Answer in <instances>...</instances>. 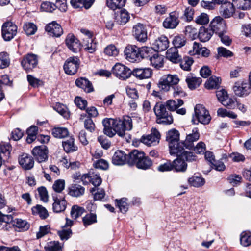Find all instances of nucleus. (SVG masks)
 <instances>
[{
    "mask_svg": "<svg viewBox=\"0 0 251 251\" xmlns=\"http://www.w3.org/2000/svg\"><path fill=\"white\" fill-rule=\"evenodd\" d=\"M166 105L161 102H157L153 110L156 116V122L158 124L170 125L173 122L171 114L166 110Z\"/></svg>",
    "mask_w": 251,
    "mask_h": 251,
    "instance_id": "obj_1",
    "label": "nucleus"
},
{
    "mask_svg": "<svg viewBox=\"0 0 251 251\" xmlns=\"http://www.w3.org/2000/svg\"><path fill=\"white\" fill-rule=\"evenodd\" d=\"M113 126L116 133L120 137H124L126 130H130L132 128V121L130 117L124 116L123 120L112 119Z\"/></svg>",
    "mask_w": 251,
    "mask_h": 251,
    "instance_id": "obj_2",
    "label": "nucleus"
},
{
    "mask_svg": "<svg viewBox=\"0 0 251 251\" xmlns=\"http://www.w3.org/2000/svg\"><path fill=\"white\" fill-rule=\"evenodd\" d=\"M195 115L193 116L192 122L194 124L201 123L204 125L209 123L211 117L209 111L201 104H197L194 108Z\"/></svg>",
    "mask_w": 251,
    "mask_h": 251,
    "instance_id": "obj_3",
    "label": "nucleus"
},
{
    "mask_svg": "<svg viewBox=\"0 0 251 251\" xmlns=\"http://www.w3.org/2000/svg\"><path fill=\"white\" fill-rule=\"evenodd\" d=\"M179 81L177 75H167L163 76L159 80L158 86L162 90L167 92L174 85H176Z\"/></svg>",
    "mask_w": 251,
    "mask_h": 251,
    "instance_id": "obj_4",
    "label": "nucleus"
},
{
    "mask_svg": "<svg viewBox=\"0 0 251 251\" xmlns=\"http://www.w3.org/2000/svg\"><path fill=\"white\" fill-rule=\"evenodd\" d=\"M23 68L26 73L32 71L38 64V57L33 53H28L25 55L21 61Z\"/></svg>",
    "mask_w": 251,
    "mask_h": 251,
    "instance_id": "obj_5",
    "label": "nucleus"
},
{
    "mask_svg": "<svg viewBox=\"0 0 251 251\" xmlns=\"http://www.w3.org/2000/svg\"><path fill=\"white\" fill-rule=\"evenodd\" d=\"M132 72L128 67L121 63H116L112 68L113 75L121 80H126L129 78Z\"/></svg>",
    "mask_w": 251,
    "mask_h": 251,
    "instance_id": "obj_6",
    "label": "nucleus"
},
{
    "mask_svg": "<svg viewBox=\"0 0 251 251\" xmlns=\"http://www.w3.org/2000/svg\"><path fill=\"white\" fill-rule=\"evenodd\" d=\"M17 26L11 22L4 23L2 26V36L6 41H9L17 34Z\"/></svg>",
    "mask_w": 251,
    "mask_h": 251,
    "instance_id": "obj_7",
    "label": "nucleus"
},
{
    "mask_svg": "<svg viewBox=\"0 0 251 251\" xmlns=\"http://www.w3.org/2000/svg\"><path fill=\"white\" fill-rule=\"evenodd\" d=\"M80 64L79 59L76 56L69 57L65 62L63 68L66 74L74 75L77 71Z\"/></svg>",
    "mask_w": 251,
    "mask_h": 251,
    "instance_id": "obj_8",
    "label": "nucleus"
},
{
    "mask_svg": "<svg viewBox=\"0 0 251 251\" xmlns=\"http://www.w3.org/2000/svg\"><path fill=\"white\" fill-rule=\"evenodd\" d=\"M209 26L213 33L216 35L227 30L226 21L220 16L215 17L211 21Z\"/></svg>",
    "mask_w": 251,
    "mask_h": 251,
    "instance_id": "obj_9",
    "label": "nucleus"
},
{
    "mask_svg": "<svg viewBox=\"0 0 251 251\" xmlns=\"http://www.w3.org/2000/svg\"><path fill=\"white\" fill-rule=\"evenodd\" d=\"M160 137V134L156 128H152L151 134L142 136L141 141L149 146H155L159 143Z\"/></svg>",
    "mask_w": 251,
    "mask_h": 251,
    "instance_id": "obj_10",
    "label": "nucleus"
},
{
    "mask_svg": "<svg viewBox=\"0 0 251 251\" xmlns=\"http://www.w3.org/2000/svg\"><path fill=\"white\" fill-rule=\"evenodd\" d=\"M232 89L235 95L239 97L247 96L251 92L250 85L244 81L235 82Z\"/></svg>",
    "mask_w": 251,
    "mask_h": 251,
    "instance_id": "obj_11",
    "label": "nucleus"
},
{
    "mask_svg": "<svg viewBox=\"0 0 251 251\" xmlns=\"http://www.w3.org/2000/svg\"><path fill=\"white\" fill-rule=\"evenodd\" d=\"M52 198L54 201L52 204L53 211L56 213L64 212L67 205L65 196L61 194H55L53 195Z\"/></svg>",
    "mask_w": 251,
    "mask_h": 251,
    "instance_id": "obj_12",
    "label": "nucleus"
},
{
    "mask_svg": "<svg viewBox=\"0 0 251 251\" xmlns=\"http://www.w3.org/2000/svg\"><path fill=\"white\" fill-rule=\"evenodd\" d=\"M126 58L131 62H139L140 60V48L135 45H128L124 50Z\"/></svg>",
    "mask_w": 251,
    "mask_h": 251,
    "instance_id": "obj_13",
    "label": "nucleus"
},
{
    "mask_svg": "<svg viewBox=\"0 0 251 251\" xmlns=\"http://www.w3.org/2000/svg\"><path fill=\"white\" fill-rule=\"evenodd\" d=\"M132 33L137 41L143 43L147 41V30L145 25L140 23L137 24L133 27Z\"/></svg>",
    "mask_w": 251,
    "mask_h": 251,
    "instance_id": "obj_14",
    "label": "nucleus"
},
{
    "mask_svg": "<svg viewBox=\"0 0 251 251\" xmlns=\"http://www.w3.org/2000/svg\"><path fill=\"white\" fill-rule=\"evenodd\" d=\"M179 23V13L177 11L171 12L163 22V26L166 29H175Z\"/></svg>",
    "mask_w": 251,
    "mask_h": 251,
    "instance_id": "obj_15",
    "label": "nucleus"
},
{
    "mask_svg": "<svg viewBox=\"0 0 251 251\" xmlns=\"http://www.w3.org/2000/svg\"><path fill=\"white\" fill-rule=\"evenodd\" d=\"M48 148L44 145L36 146L32 150V154L39 163L44 162L48 159Z\"/></svg>",
    "mask_w": 251,
    "mask_h": 251,
    "instance_id": "obj_16",
    "label": "nucleus"
},
{
    "mask_svg": "<svg viewBox=\"0 0 251 251\" xmlns=\"http://www.w3.org/2000/svg\"><path fill=\"white\" fill-rule=\"evenodd\" d=\"M45 29L50 36L53 37H59L63 33L62 27L56 21H52L47 24Z\"/></svg>",
    "mask_w": 251,
    "mask_h": 251,
    "instance_id": "obj_17",
    "label": "nucleus"
},
{
    "mask_svg": "<svg viewBox=\"0 0 251 251\" xmlns=\"http://www.w3.org/2000/svg\"><path fill=\"white\" fill-rule=\"evenodd\" d=\"M200 138V134L198 129L195 128L192 130L191 133L187 135L185 140L184 141L185 148L189 150H192L194 148V142L197 141Z\"/></svg>",
    "mask_w": 251,
    "mask_h": 251,
    "instance_id": "obj_18",
    "label": "nucleus"
},
{
    "mask_svg": "<svg viewBox=\"0 0 251 251\" xmlns=\"http://www.w3.org/2000/svg\"><path fill=\"white\" fill-rule=\"evenodd\" d=\"M65 43L67 47L73 52L76 53L80 50L81 43L72 34H69L67 36Z\"/></svg>",
    "mask_w": 251,
    "mask_h": 251,
    "instance_id": "obj_19",
    "label": "nucleus"
},
{
    "mask_svg": "<svg viewBox=\"0 0 251 251\" xmlns=\"http://www.w3.org/2000/svg\"><path fill=\"white\" fill-rule=\"evenodd\" d=\"M169 41L167 37L164 35L158 37L152 43L153 49L158 51L165 50L169 47Z\"/></svg>",
    "mask_w": 251,
    "mask_h": 251,
    "instance_id": "obj_20",
    "label": "nucleus"
},
{
    "mask_svg": "<svg viewBox=\"0 0 251 251\" xmlns=\"http://www.w3.org/2000/svg\"><path fill=\"white\" fill-rule=\"evenodd\" d=\"M152 74V71L149 68H135L132 72V75L140 80L149 78Z\"/></svg>",
    "mask_w": 251,
    "mask_h": 251,
    "instance_id": "obj_21",
    "label": "nucleus"
},
{
    "mask_svg": "<svg viewBox=\"0 0 251 251\" xmlns=\"http://www.w3.org/2000/svg\"><path fill=\"white\" fill-rule=\"evenodd\" d=\"M19 162L23 169L29 170L33 167L34 161L32 156L24 153L19 157Z\"/></svg>",
    "mask_w": 251,
    "mask_h": 251,
    "instance_id": "obj_22",
    "label": "nucleus"
},
{
    "mask_svg": "<svg viewBox=\"0 0 251 251\" xmlns=\"http://www.w3.org/2000/svg\"><path fill=\"white\" fill-rule=\"evenodd\" d=\"M145 153L137 150L132 151L127 155V164L130 166L136 165Z\"/></svg>",
    "mask_w": 251,
    "mask_h": 251,
    "instance_id": "obj_23",
    "label": "nucleus"
},
{
    "mask_svg": "<svg viewBox=\"0 0 251 251\" xmlns=\"http://www.w3.org/2000/svg\"><path fill=\"white\" fill-rule=\"evenodd\" d=\"M75 83L78 87L83 89L86 93H91L94 90L92 83L85 77L77 78Z\"/></svg>",
    "mask_w": 251,
    "mask_h": 251,
    "instance_id": "obj_24",
    "label": "nucleus"
},
{
    "mask_svg": "<svg viewBox=\"0 0 251 251\" xmlns=\"http://www.w3.org/2000/svg\"><path fill=\"white\" fill-rule=\"evenodd\" d=\"M113 121L112 118H105L102 121L104 127L103 133L109 137H113L116 133L114 126H113Z\"/></svg>",
    "mask_w": 251,
    "mask_h": 251,
    "instance_id": "obj_25",
    "label": "nucleus"
},
{
    "mask_svg": "<svg viewBox=\"0 0 251 251\" xmlns=\"http://www.w3.org/2000/svg\"><path fill=\"white\" fill-rule=\"evenodd\" d=\"M112 163L116 165H122L127 164V155L121 151H116L112 159Z\"/></svg>",
    "mask_w": 251,
    "mask_h": 251,
    "instance_id": "obj_26",
    "label": "nucleus"
},
{
    "mask_svg": "<svg viewBox=\"0 0 251 251\" xmlns=\"http://www.w3.org/2000/svg\"><path fill=\"white\" fill-rule=\"evenodd\" d=\"M179 131L175 128H173L166 132V140L168 142L169 145L174 147L173 144L179 141Z\"/></svg>",
    "mask_w": 251,
    "mask_h": 251,
    "instance_id": "obj_27",
    "label": "nucleus"
},
{
    "mask_svg": "<svg viewBox=\"0 0 251 251\" xmlns=\"http://www.w3.org/2000/svg\"><path fill=\"white\" fill-rule=\"evenodd\" d=\"M12 226L18 231H25L29 228L30 224L25 220L16 218L14 220Z\"/></svg>",
    "mask_w": 251,
    "mask_h": 251,
    "instance_id": "obj_28",
    "label": "nucleus"
},
{
    "mask_svg": "<svg viewBox=\"0 0 251 251\" xmlns=\"http://www.w3.org/2000/svg\"><path fill=\"white\" fill-rule=\"evenodd\" d=\"M85 188L80 185L73 184L68 188V194L72 197H78L84 194Z\"/></svg>",
    "mask_w": 251,
    "mask_h": 251,
    "instance_id": "obj_29",
    "label": "nucleus"
},
{
    "mask_svg": "<svg viewBox=\"0 0 251 251\" xmlns=\"http://www.w3.org/2000/svg\"><path fill=\"white\" fill-rule=\"evenodd\" d=\"M129 14L125 9L121 10L119 12L115 13V22L119 25L126 24L129 21Z\"/></svg>",
    "mask_w": 251,
    "mask_h": 251,
    "instance_id": "obj_30",
    "label": "nucleus"
},
{
    "mask_svg": "<svg viewBox=\"0 0 251 251\" xmlns=\"http://www.w3.org/2000/svg\"><path fill=\"white\" fill-rule=\"evenodd\" d=\"M82 46L84 47L85 50L90 53H93L96 51L97 45L96 43L92 37L83 38Z\"/></svg>",
    "mask_w": 251,
    "mask_h": 251,
    "instance_id": "obj_31",
    "label": "nucleus"
},
{
    "mask_svg": "<svg viewBox=\"0 0 251 251\" xmlns=\"http://www.w3.org/2000/svg\"><path fill=\"white\" fill-rule=\"evenodd\" d=\"M234 4L227 2L222 6L220 13L225 18H229L231 17L234 12Z\"/></svg>",
    "mask_w": 251,
    "mask_h": 251,
    "instance_id": "obj_32",
    "label": "nucleus"
},
{
    "mask_svg": "<svg viewBox=\"0 0 251 251\" xmlns=\"http://www.w3.org/2000/svg\"><path fill=\"white\" fill-rule=\"evenodd\" d=\"M213 34L212 31L210 28L201 26L199 29L197 36L201 42H205L209 40Z\"/></svg>",
    "mask_w": 251,
    "mask_h": 251,
    "instance_id": "obj_33",
    "label": "nucleus"
},
{
    "mask_svg": "<svg viewBox=\"0 0 251 251\" xmlns=\"http://www.w3.org/2000/svg\"><path fill=\"white\" fill-rule=\"evenodd\" d=\"M166 58L174 63H177L181 60V57L178 54V50L175 48H171L167 50Z\"/></svg>",
    "mask_w": 251,
    "mask_h": 251,
    "instance_id": "obj_34",
    "label": "nucleus"
},
{
    "mask_svg": "<svg viewBox=\"0 0 251 251\" xmlns=\"http://www.w3.org/2000/svg\"><path fill=\"white\" fill-rule=\"evenodd\" d=\"M185 81L189 88L193 90L200 86L202 80L200 77H196L190 74L186 77Z\"/></svg>",
    "mask_w": 251,
    "mask_h": 251,
    "instance_id": "obj_35",
    "label": "nucleus"
},
{
    "mask_svg": "<svg viewBox=\"0 0 251 251\" xmlns=\"http://www.w3.org/2000/svg\"><path fill=\"white\" fill-rule=\"evenodd\" d=\"M152 57L149 60L151 64L156 69H160L164 65V57L160 55L158 52L155 53L151 56Z\"/></svg>",
    "mask_w": 251,
    "mask_h": 251,
    "instance_id": "obj_36",
    "label": "nucleus"
},
{
    "mask_svg": "<svg viewBox=\"0 0 251 251\" xmlns=\"http://www.w3.org/2000/svg\"><path fill=\"white\" fill-rule=\"evenodd\" d=\"M155 52L153 48L146 46L140 48V60H141L142 59L150 60Z\"/></svg>",
    "mask_w": 251,
    "mask_h": 251,
    "instance_id": "obj_37",
    "label": "nucleus"
},
{
    "mask_svg": "<svg viewBox=\"0 0 251 251\" xmlns=\"http://www.w3.org/2000/svg\"><path fill=\"white\" fill-rule=\"evenodd\" d=\"M74 142L75 139L72 137L62 142V146L65 152H72L77 150V147L75 145Z\"/></svg>",
    "mask_w": 251,
    "mask_h": 251,
    "instance_id": "obj_38",
    "label": "nucleus"
},
{
    "mask_svg": "<svg viewBox=\"0 0 251 251\" xmlns=\"http://www.w3.org/2000/svg\"><path fill=\"white\" fill-rule=\"evenodd\" d=\"M183 143L184 141L179 142V141L175 142L173 144V145H174V147H172L170 145H169L170 154L171 155H176L177 156H178L181 154V153L184 151V149L185 148V146Z\"/></svg>",
    "mask_w": 251,
    "mask_h": 251,
    "instance_id": "obj_39",
    "label": "nucleus"
},
{
    "mask_svg": "<svg viewBox=\"0 0 251 251\" xmlns=\"http://www.w3.org/2000/svg\"><path fill=\"white\" fill-rule=\"evenodd\" d=\"M31 210L33 215H38L42 219H46L49 216L47 210L41 205L37 204L33 207Z\"/></svg>",
    "mask_w": 251,
    "mask_h": 251,
    "instance_id": "obj_40",
    "label": "nucleus"
},
{
    "mask_svg": "<svg viewBox=\"0 0 251 251\" xmlns=\"http://www.w3.org/2000/svg\"><path fill=\"white\" fill-rule=\"evenodd\" d=\"M173 168L176 172H185L187 167V163L181 158L179 155L173 161Z\"/></svg>",
    "mask_w": 251,
    "mask_h": 251,
    "instance_id": "obj_41",
    "label": "nucleus"
},
{
    "mask_svg": "<svg viewBox=\"0 0 251 251\" xmlns=\"http://www.w3.org/2000/svg\"><path fill=\"white\" fill-rule=\"evenodd\" d=\"M51 134L56 138H64L69 135V131L65 127H54L51 130Z\"/></svg>",
    "mask_w": 251,
    "mask_h": 251,
    "instance_id": "obj_42",
    "label": "nucleus"
},
{
    "mask_svg": "<svg viewBox=\"0 0 251 251\" xmlns=\"http://www.w3.org/2000/svg\"><path fill=\"white\" fill-rule=\"evenodd\" d=\"M152 165V161L144 154L139 162L136 165L138 169L147 170Z\"/></svg>",
    "mask_w": 251,
    "mask_h": 251,
    "instance_id": "obj_43",
    "label": "nucleus"
},
{
    "mask_svg": "<svg viewBox=\"0 0 251 251\" xmlns=\"http://www.w3.org/2000/svg\"><path fill=\"white\" fill-rule=\"evenodd\" d=\"M164 103L169 111H174L182 105L184 102L181 99H178L176 100H169Z\"/></svg>",
    "mask_w": 251,
    "mask_h": 251,
    "instance_id": "obj_44",
    "label": "nucleus"
},
{
    "mask_svg": "<svg viewBox=\"0 0 251 251\" xmlns=\"http://www.w3.org/2000/svg\"><path fill=\"white\" fill-rule=\"evenodd\" d=\"M3 226L2 228L4 230H9L13 224V217L11 215H4L0 216Z\"/></svg>",
    "mask_w": 251,
    "mask_h": 251,
    "instance_id": "obj_45",
    "label": "nucleus"
},
{
    "mask_svg": "<svg viewBox=\"0 0 251 251\" xmlns=\"http://www.w3.org/2000/svg\"><path fill=\"white\" fill-rule=\"evenodd\" d=\"M179 155L185 162H194L198 161L197 156L191 151H183Z\"/></svg>",
    "mask_w": 251,
    "mask_h": 251,
    "instance_id": "obj_46",
    "label": "nucleus"
},
{
    "mask_svg": "<svg viewBox=\"0 0 251 251\" xmlns=\"http://www.w3.org/2000/svg\"><path fill=\"white\" fill-rule=\"evenodd\" d=\"M188 182L192 186L199 187L204 184L205 180L201 176L195 175L188 179Z\"/></svg>",
    "mask_w": 251,
    "mask_h": 251,
    "instance_id": "obj_47",
    "label": "nucleus"
},
{
    "mask_svg": "<svg viewBox=\"0 0 251 251\" xmlns=\"http://www.w3.org/2000/svg\"><path fill=\"white\" fill-rule=\"evenodd\" d=\"M221 79L219 77L211 76L205 83V87L207 89H216L220 84Z\"/></svg>",
    "mask_w": 251,
    "mask_h": 251,
    "instance_id": "obj_48",
    "label": "nucleus"
},
{
    "mask_svg": "<svg viewBox=\"0 0 251 251\" xmlns=\"http://www.w3.org/2000/svg\"><path fill=\"white\" fill-rule=\"evenodd\" d=\"M11 146L7 143H1L0 144V154L2 158L8 159L10 157Z\"/></svg>",
    "mask_w": 251,
    "mask_h": 251,
    "instance_id": "obj_49",
    "label": "nucleus"
},
{
    "mask_svg": "<svg viewBox=\"0 0 251 251\" xmlns=\"http://www.w3.org/2000/svg\"><path fill=\"white\" fill-rule=\"evenodd\" d=\"M172 43L174 46V48L176 49L181 48L185 45L186 39L183 35H177L173 37Z\"/></svg>",
    "mask_w": 251,
    "mask_h": 251,
    "instance_id": "obj_50",
    "label": "nucleus"
},
{
    "mask_svg": "<svg viewBox=\"0 0 251 251\" xmlns=\"http://www.w3.org/2000/svg\"><path fill=\"white\" fill-rule=\"evenodd\" d=\"M233 3L238 9L243 10L251 9V0H234Z\"/></svg>",
    "mask_w": 251,
    "mask_h": 251,
    "instance_id": "obj_51",
    "label": "nucleus"
},
{
    "mask_svg": "<svg viewBox=\"0 0 251 251\" xmlns=\"http://www.w3.org/2000/svg\"><path fill=\"white\" fill-rule=\"evenodd\" d=\"M106 4L109 8L115 10L123 7L125 4V0H107Z\"/></svg>",
    "mask_w": 251,
    "mask_h": 251,
    "instance_id": "obj_52",
    "label": "nucleus"
},
{
    "mask_svg": "<svg viewBox=\"0 0 251 251\" xmlns=\"http://www.w3.org/2000/svg\"><path fill=\"white\" fill-rule=\"evenodd\" d=\"M180 62V67L185 71H190L191 66L194 62V60L192 57L189 56H185L183 59L181 58Z\"/></svg>",
    "mask_w": 251,
    "mask_h": 251,
    "instance_id": "obj_53",
    "label": "nucleus"
},
{
    "mask_svg": "<svg viewBox=\"0 0 251 251\" xmlns=\"http://www.w3.org/2000/svg\"><path fill=\"white\" fill-rule=\"evenodd\" d=\"M90 192L94 195L95 201H101L105 195V191L103 189L94 187L90 189Z\"/></svg>",
    "mask_w": 251,
    "mask_h": 251,
    "instance_id": "obj_54",
    "label": "nucleus"
},
{
    "mask_svg": "<svg viewBox=\"0 0 251 251\" xmlns=\"http://www.w3.org/2000/svg\"><path fill=\"white\" fill-rule=\"evenodd\" d=\"M126 201L127 199L126 198H123L120 200H115L116 206L123 213H125L128 209V205Z\"/></svg>",
    "mask_w": 251,
    "mask_h": 251,
    "instance_id": "obj_55",
    "label": "nucleus"
},
{
    "mask_svg": "<svg viewBox=\"0 0 251 251\" xmlns=\"http://www.w3.org/2000/svg\"><path fill=\"white\" fill-rule=\"evenodd\" d=\"M82 221L85 227L96 223V214L92 213L87 214L82 218Z\"/></svg>",
    "mask_w": 251,
    "mask_h": 251,
    "instance_id": "obj_56",
    "label": "nucleus"
},
{
    "mask_svg": "<svg viewBox=\"0 0 251 251\" xmlns=\"http://www.w3.org/2000/svg\"><path fill=\"white\" fill-rule=\"evenodd\" d=\"M85 211L83 207L76 205H73L71 208V215L73 218L76 219L81 216Z\"/></svg>",
    "mask_w": 251,
    "mask_h": 251,
    "instance_id": "obj_57",
    "label": "nucleus"
},
{
    "mask_svg": "<svg viewBox=\"0 0 251 251\" xmlns=\"http://www.w3.org/2000/svg\"><path fill=\"white\" fill-rule=\"evenodd\" d=\"M217 55L218 57L229 58L232 57L234 55L233 53L226 48L219 47L217 48Z\"/></svg>",
    "mask_w": 251,
    "mask_h": 251,
    "instance_id": "obj_58",
    "label": "nucleus"
},
{
    "mask_svg": "<svg viewBox=\"0 0 251 251\" xmlns=\"http://www.w3.org/2000/svg\"><path fill=\"white\" fill-rule=\"evenodd\" d=\"M241 244L245 247L251 245V233L243 232L240 236Z\"/></svg>",
    "mask_w": 251,
    "mask_h": 251,
    "instance_id": "obj_59",
    "label": "nucleus"
},
{
    "mask_svg": "<svg viewBox=\"0 0 251 251\" xmlns=\"http://www.w3.org/2000/svg\"><path fill=\"white\" fill-rule=\"evenodd\" d=\"M23 28L27 35H33L37 31L36 25L32 23H27L24 24Z\"/></svg>",
    "mask_w": 251,
    "mask_h": 251,
    "instance_id": "obj_60",
    "label": "nucleus"
},
{
    "mask_svg": "<svg viewBox=\"0 0 251 251\" xmlns=\"http://www.w3.org/2000/svg\"><path fill=\"white\" fill-rule=\"evenodd\" d=\"M220 39L221 42L226 46H229L232 43V39L227 34V30L217 35Z\"/></svg>",
    "mask_w": 251,
    "mask_h": 251,
    "instance_id": "obj_61",
    "label": "nucleus"
},
{
    "mask_svg": "<svg viewBox=\"0 0 251 251\" xmlns=\"http://www.w3.org/2000/svg\"><path fill=\"white\" fill-rule=\"evenodd\" d=\"M10 64L9 55L6 52L0 53V68L7 67Z\"/></svg>",
    "mask_w": 251,
    "mask_h": 251,
    "instance_id": "obj_62",
    "label": "nucleus"
},
{
    "mask_svg": "<svg viewBox=\"0 0 251 251\" xmlns=\"http://www.w3.org/2000/svg\"><path fill=\"white\" fill-rule=\"evenodd\" d=\"M57 234L61 240H67L72 235V231L70 228H62L57 231Z\"/></svg>",
    "mask_w": 251,
    "mask_h": 251,
    "instance_id": "obj_63",
    "label": "nucleus"
},
{
    "mask_svg": "<svg viewBox=\"0 0 251 251\" xmlns=\"http://www.w3.org/2000/svg\"><path fill=\"white\" fill-rule=\"evenodd\" d=\"M46 251H62V246L58 241L50 242L48 247H45Z\"/></svg>",
    "mask_w": 251,
    "mask_h": 251,
    "instance_id": "obj_64",
    "label": "nucleus"
}]
</instances>
